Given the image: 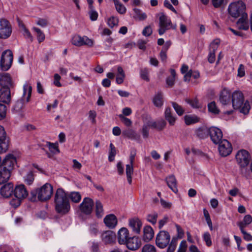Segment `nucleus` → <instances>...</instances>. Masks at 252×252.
I'll list each match as a JSON object with an SVG mask.
<instances>
[{
    "label": "nucleus",
    "mask_w": 252,
    "mask_h": 252,
    "mask_svg": "<svg viewBox=\"0 0 252 252\" xmlns=\"http://www.w3.org/2000/svg\"><path fill=\"white\" fill-rule=\"evenodd\" d=\"M246 5L242 0L231 3L228 6V10L230 15L234 18H241L237 24L239 29L247 30L249 26L248 23V14L245 12Z\"/></svg>",
    "instance_id": "nucleus-1"
},
{
    "label": "nucleus",
    "mask_w": 252,
    "mask_h": 252,
    "mask_svg": "<svg viewBox=\"0 0 252 252\" xmlns=\"http://www.w3.org/2000/svg\"><path fill=\"white\" fill-rule=\"evenodd\" d=\"M55 209L57 213L64 215L68 213L70 206L68 197L63 189H58L55 195Z\"/></svg>",
    "instance_id": "nucleus-2"
},
{
    "label": "nucleus",
    "mask_w": 252,
    "mask_h": 252,
    "mask_svg": "<svg viewBox=\"0 0 252 252\" xmlns=\"http://www.w3.org/2000/svg\"><path fill=\"white\" fill-rule=\"evenodd\" d=\"M244 97L243 93L238 91H234L231 94V103L235 109H240L241 113L248 114L251 107L248 101L244 103Z\"/></svg>",
    "instance_id": "nucleus-3"
},
{
    "label": "nucleus",
    "mask_w": 252,
    "mask_h": 252,
    "mask_svg": "<svg viewBox=\"0 0 252 252\" xmlns=\"http://www.w3.org/2000/svg\"><path fill=\"white\" fill-rule=\"evenodd\" d=\"M53 193V188L48 183H46L40 188L36 189L31 191L33 197L37 196L39 200L41 201L49 199Z\"/></svg>",
    "instance_id": "nucleus-4"
},
{
    "label": "nucleus",
    "mask_w": 252,
    "mask_h": 252,
    "mask_svg": "<svg viewBox=\"0 0 252 252\" xmlns=\"http://www.w3.org/2000/svg\"><path fill=\"white\" fill-rule=\"evenodd\" d=\"M13 193L16 198L10 201V203L11 206L16 208L20 205L21 200L28 196V192L25 186L20 185L15 187Z\"/></svg>",
    "instance_id": "nucleus-5"
},
{
    "label": "nucleus",
    "mask_w": 252,
    "mask_h": 252,
    "mask_svg": "<svg viewBox=\"0 0 252 252\" xmlns=\"http://www.w3.org/2000/svg\"><path fill=\"white\" fill-rule=\"evenodd\" d=\"M13 54L11 50H6L2 53L0 60V69L3 71L8 70L13 62Z\"/></svg>",
    "instance_id": "nucleus-6"
},
{
    "label": "nucleus",
    "mask_w": 252,
    "mask_h": 252,
    "mask_svg": "<svg viewBox=\"0 0 252 252\" xmlns=\"http://www.w3.org/2000/svg\"><path fill=\"white\" fill-rule=\"evenodd\" d=\"M32 87L31 86L28 85V84H25L24 85L22 100H18L16 102L13 108L14 110L16 111H20L23 106L22 101H25L26 102H28L30 101L32 94Z\"/></svg>",
    "instance_id": "nucleus-7"
},
{
    "label": "nucleus",
    "mask_w": 252,
    "mask_h": 252,
    "mask_svg": "<svg viewBox=\"0 0 252 252\" xmlns=\"http://www.w3.org/2000/svg\"><path fill=\"white\" fill-rule=\"evenodd\" d=\"M170 235L165 230H161L156 236V244L160 249L166 248L169 244Z\"/></svg>",
    "instance_id": "nucleus-8"
},
{
    "label": "nucleus",
    "mask_w": 252,
    "mask_h": 252,
    "mask_svg": "<svg viewBox=\"0 0 252 252\" xmlns=\"http://www.w3.org/2000/svg\"><path fill=\"white\" fill-rule=\"evenodd\" d=\"M12 30L9 22L4 19L0 20V38L6 39L10 36Z\"/></svg>",
    "instance_id": "nucleus-9"
},
{
    "label": "nucleus",
    "mask_w": 252,
    "mask_h": 252,
    "mask_svg": "<svg viewBox=\"0 0 252 252\" xmlns=\"http://www.w3.org/2000/svg\"><path fill=\"white\" fill-rule=\"evenodd\" d=\"M236 159L238 163L242 167L247 166L250 162V155L245 150L239 151L236 155Z\"/></svg>",
    "instance_id": "nucleus-10"
},
{
    "label": "nucleus",
    "mask_w": 252,
    "mask_h": 252,
    "mask_svg": "<svg viewBox=\"0 0 252 252\" xmlns=\"http://www.w3.org/2000/svg\"><path fill=\"white\" fill-rule=\"evenodd\" d=\"M171 26V20L164 14H161L159 18V27L158 33L160 35L164 34L165 32L170 29Z\"/></svg>",
    "instance_id": "nucleus-11"
},
{
    "label": "nucleus",
    "mask_w": 252,
    "mask_h": 252,
    "mask_svg": "<svg viewBox=\"0 0 252 252\" xmlns=\"http://www.w3.org/2000/svg\"><path fill=\"white\" fill-rule=\"evenodd\" d=\"M209 135L210 138L215 144H218L223 139L222 132L219 128L215 126H211L210 127V131Z\"/></svg>",
    "instance_id": "nucleus-12"
},
{
    "label": "nucleus",
    "mask_w": 252,
    "mask_h": 252,
    "mask_svg": "<svg viewBox=\"0 0 252 252\" xmlns=\"http://www.w3.org/2000/svg\"><path fill=\"white\" fill-rule=\"evenodd\" d=\"M93 206V200L90 198L85 197L80 204L79 208L81 212L83 214L90 215L92 212Z\"/></svg>",
    "instance_id": "nucleus-13"
},
{
    "label": "nucleus",
    "mask_w": 252,
    "mask_h": 252,
    "mask_svg": "<svg viewBox=\"0 0 252 252\" xmlns=\"http://www.w3.org/2000/svg\"><path fill=\"white\" fill-rule=\"evenodd\" d=\"M0 86L1 88L12 89L14 87L13 82L9 73H0Z\"/></svg>",
    "instance_id": "nucleus-14"
},
{
    "label": "nucleus",
    "mask_w": 252,
    "mask_h": 252,
    "mask_svg": "<svg viewBox=\"0 0 252 252\" xmlns=\"http://www.w3.org/2000/svg\"><path fill=\"white\" fill-rule=\"evenodd\" d=\"M218 144H219V151L221 156L226 157L231 154L232 148L230 143L227 140L223 139Z\"/></svg>",
    "instance_id": "nucleus-15"
},
{
    "label": "nucleus",
    "mask_w": 252,
    "mask_h": 252,
    "mask_svg": "<svg viewBox=\"0 0 252 252\" xmlns=\"http://www.w3.org/2000/svg\"><path fill=\"white\" fill-rule=\"evenodd\" d=\"M72 43L77 46H81L84 45L92 46L93 45V41L87 36H84L81 37L77 35L73 37Z\"/></svg>",
    "instance_id": "nucleus-16"
},
{
    "label": "nucleus",
    "mask_w": 252,
    "mask_h": 252,
    "mask_svg": "<svg viewBox=\"0 0 252 252\" xmlns=\"http://www.w3.org/2000/svg\"><path fill=\"white\" fill-rule=\"evenodd\" d=\"M220 43L219 39L214 40L210 45L209 53L208 57V61L211 63H214L215 61V52L217 50Z\"/></svg>",
    "instance_id": "nucleus-17"
},
{
    "label": "nucleus",
    "mask_w": 252,
    "mask_h": 252,
    "mask_svg": "<svg viewBox=\"0 0 252 252\" xmlns=\"http://www.w3.org/2000/svg\"><path fill=\"white\" fill-rule=\"evenodd\" d=\"M16 163V158L13 155L8 154L4 158L0 166L5 167V169L9 170V171L11 172Z\"/></svg>",
    "instance_id": "nucleus-18"
},
{
    "label": "nucleus",
    "mask_w": 252,
    "mask_h": 252,
    "mask_svg": "<svg viewBox=\"0 0 252 252\" xmlns=\"http://www.w3.org/2000/svg\"><path fill=\"white\" fill-rule=\"evenodd\" d=\"M11 89L0 88V102L6 104H10L11 102Z\"/></svg>",
    "instance_id": "nucleus-19"
},
{
    "label": "nucleus",
    "mask_w": 252,
    "mask_h": 252,
    "mask_svg": "<svg viewBox=\"0 0 252 252\" xmlns=\"http://www.w3.org/2000/svg\"><path fill=\"white\" fill-rule=\"evenodd\" d=\"M125 244L128 249L134 251L138 249L140 247L141 245V242L138 239V237L133 236L132 237H129L126 241V243Z\"/></svg>",
    "instance_id": "nucleus-20"
},
{
    "label": "nucleus",
    "mask_w": 252,
    "mask_h": 252,
    "mask_svg": "<svg viewBox=\"0 0 252 252\" xmlns=\"http://www.w3.org/2000/svg\"><path fill=\"white\" fill-rule=\"evenodd\" d=\"M128 230L125 227L121 228L118 233V241L120 245H124L129 238Z\"/></svg>",
    "instance_id": "nucleus-21"
},
{
    "label": "nucleus",
    "mask_w": 252,
    "mask_h": 252,
    "mask_svg": "<svg viewBox=\"0 0 252 252\" xmlns=\"http://www.w3.org/2000/svg\"><path fill=\"white\" fill-rule=\"evenodd\" d=\"M129 225L134 233L136 234L140 233L142 223L138 218H135L130 219L129 220Z\"/></svg>",
    "instance_id": "nucleus-22"
},
{
    "label": "nucleus",
    "mask_w": 252,
    "mask_h": 252,
    "mask_svg": "<svg viewBox=\"0 0 252 252\" xmlns=\"http://www.w3.org/2000/svg\"><path fill=\"white\" fill-rule=\"evenodd\" d=\"M231 94L230 92L226 90L223 89L220 95V101L222 105H227L230 103Z\"/></svg>",
    "instance_id": "nucleus-23"
},
{
    "label": "nucleus",
    "mask_w": 252,
    "mask_h": 252,
    "mask_svg": "<svg viewBox=\"0 0 252 252\" xmlns=\"http://www.w3.org/2000/svg\"><path fill=\"white\" fill-rule=\"evenodd\" d=\"M13 185L11 183H8L3 185L0 189V193L4 197H9L13 192Z\"/></svg>",
    "instance_id": "nucleus-24"
},
{
    "label": "nucleus",
    "mask_w": 252,
    "mask_h": 252,
    "mask_svg": "<svg viewBox=\"0 0 252 252\" xmlns=\"http://www.w3.org/2000/svg\"><path fill=\"white\" fill-rule=\"evenodd\" d=\"M101 237L102 242L105 244H109L114 242L115 234L113 231L108 230L102 233Z\"/></svg>",
    "instance_id": "nucleus-25"
},
{
    "label": "nucleus",
    "mask_w": 252,
    "mask_h": 252,
    "mask_svg": "<svg viewBox=\"0 0 252 252\" xmlns=\"http://www.w3.org/2000/svg\"><path fill=\"white\" fill-rule=\"evenodd\" d=\"M117 219L113 214L107 215L104 219L105 225L110 228H114L117 224Z\"/></svg>",
    "instance_id": "nucleus-26"
},
{
    "label": "nucleus",
    "mask_w": 252,
    "mask_h": 252,
    "mask_svg": "<svg viewBox=\"0 0 252 252\" xmlns=\"http://www.w3.org/2000/svg\"><path fill=\"white\" fill-rule=\"evenodd\" d=\"M122 134L125 137L137 142H140V135L132 129H127L123 130Z\"/></svg>",
    "instance_id": "nucleus-27"
},
{
    "label": "nucleus",
    "mask_w": 252,
    "mask_h": 252,
    "mask_svg": "<svg viewBox=\"0 0 252 252\" xmlns=\"http://www.w3.org/2000/svg\"><path fill=\"white\" fill-rule=\"evenodd\" d=\"M11 172L5 167L0 166V185L6 182L9 179Z\"/></svg>",
    "instance_id": "nucleus-28"
},
{
    "label": "nucleus",
    "mask_w": 252,
    "mask_h": 252,
    "mask_svg": "<svg viewBox=\"0 0 252 252\" xmlns=\"http://www.w3.org/2000/svg\"><path fill=\"white\" fill-rule=\"evenodd\" d=\"M154 232L153 228L150 225H147L144 227L143 229V239L145 242H149L154 237Z\"/></svg>",
    "instance_id": "nucleus-29"
},
{
    "label": "nucleus",
    "mask_w": 252,
    "mask_h": 252,
    "mask_svg": "<svg viewBox=\"0 0 252 252\" xmlns=\"http://www.w3.org/2000/svg\"><path fill=\"white\" fill-rule=\"evenodd\" d=\"M164 117L170 126L175 125L177 117L173 114L170 108H166L164 112Z\"/></svg>",
    "instance_id": "nucleus-30"
},
{
    "label": "nucleus",
    "mask_w": 252,
    "mask_h": 252,
    "mask_svg": "<svg viewBox=\"0 0 252 252\" xmlns=\"http://www.w3.org/2000/svg\"><path fill=\"white\" fill-rule=\"evenodd\" d=\"M210 127L208 128L205 126L199 127L195 131V134L200 139H204L208 137L209 134Z\"/></svg>",
    "instance_id": "nucleus-31"
},
{
    "label": "nucleus",
    "mask_w": 252,
    "mask_h": 252,
    "mask_svg": "<svg viewBox=\"0 0 252 252\" xmlns=\"http://www.w3.org/2000/svg\"><path fill=\"white\" fill-rule=\"evenodd\" d=\"M153 102L154 105L157 107H160L163 105V93L161 92H158L155 94L153 99Z\"/></svg>",
    "instance_id": "nucleus-32"
},
{
    "label": "nucleus",
    "mask_w": 252,
    "mask_h": 252,
    "mask_svg": "<svg viewBox=\"0 0 252 252\" xmlns=\"http://www.w3.org/2000/svg\"><path fill=\"white\" fill-rule=\"evenodd\" d=\"M166 180L169 188H170L173 192H177V183L175 177L173 175L169 176L166 178Z\"/></svg>",
    "instance_id": "nucleus-33"
},
{
    "label": "nucleus",
    "mask_w": 252,
    "mask_h": 252,
    "mask_svg": "<svg viewBox=\"0 0 252 252\" xmlns=\"http://www.w3.org/2000/svg\"><path fill=\"white\" fill-rule=\"evenodd\" d=\"M126 172L127 182L129 184L132 183V175L133 173V164L131 163L126 165Z\"/></svg>",
    "instance_id": "nucleus-34"
},
{
    "label": "nucleus",
    "mask_w": 252,
    "mask_h": 252,
    "mask_svg": "<svg viewBox=\"0 0 252 252\" xmlns=\"http://www.w3.org/2000/svg\"><path fill=\"white\" fill-rule=\"evenodd\" d=\"M184 119L187 125H190L199 121V118L196 116L186 115Z\"/></svg>",
    "instance_id": "nucleus-35"
},
{
    "label": "nucleus",
    "mask_w": 252,
    "mask_h": 252,
    "mask_svg": "<svg viewBox=\"0 0 252 252\" xmlns=\"http://www.w3.org/2000/svg\"><path fill=\"white\" fill-rule=\"evenodd\" d=\"M116 10L119 12L120 14H125L126 12V7L121 3L119 0H113Z\"/></svg>",
    "instance_id": "nucleus-36"
},
{
    "label": "nucleus",
    "mask_w": 252,
    "mask_h": 252,
    "mask_svg": "<svg viewBox=\"0 0 252 252\" xmlns=\"http://www.w3.org/2000/svg\"><path fill=\"white\" fill-rule=\"evenodd\" d=\"M178 238L173 237L171 241L168 244V247L167 249V252H174L177 245Z\"/></svg>",
    "instance_id": "nucleus-37"
},
{
    "label": "nucleus",
    "mask_w": 252,
    "mask_h": 252,
    "mask_svg": "<svg viewBox=\"0 0 252 252\" xmlns=\"http://www.w3.org/2000/svg\"><path fill=\"white\" fill-rule=\"evenodd\" d=\"M95 213L98 218H101L103 214V206L99 201H96L95 203Z\"/></svg>",
    "instance_id": "nucleus-38"
},
{
    "label": "nucleus",
    "mask_w": 252,
    "mask_h": 252,
    "mask_svg": "<svg viewBox=\"0 0 252 252\" xmlns=\"http://www.w3.org/2000/svg\"><path fill=\"white\" fill-rule=\"evenodd\" d=\"M69 197L70 200L74 203L79 202L81 199V196L78 192H71L69 194Z\"/></svg>",
    "instance_id": "nucleus-39"
},
{
    "label": "nucleus",
    "mask_w": 252,
    "mask_h": 252,
    "mask_svg": "<svg viewBox=\"0 0 252 252\" xmlns=\"http://www.w3.org/2000/svg\"><path fill=\"white\" fill-rule=\"evenodd\" d=\"M208 110L214 114H218L220 113V110L217 108L216 104L214 101H212L209 103L208 105Z\"/></svg>",
    "instance_id": "nucleus-40"
},
{
    "label": "nucleus",
    "mask_w": 252,
    "mask_h": 252,
    "mask_svg": "<svg viewBox=\"0 0 252 252\" xmlns=\"http://www.w3.org/2000/svg\"><path fill=\"white\" fill-rule=\"evenodd\" d=\"M172 105L179 116H182L184 114L185 110L181 106L175 102H172Z\"/></svg>",
    "instance_id": "nucleus-41"
},
{
    "label": "nucleus",
    "mask_w": 252,
    "mask_h": 252,
    "mask_svg": "<svg viewBox=\"0 0 252 252\" xmlns=\"http://www.w3.org/2000/svg\"><path fill=\"white\" fill-rule=\"evenodd\" d=\"M110 149L108 160L109 161H113L114 160L115 156L116 154V151L114 145L112 143L110 144Z\"/></svg>",
    "instance_id": "nucleus-42"
},
{
    "label": "nucleus",
    "mask_w": 252,
    "mask_h": 252,
    "mask_svg": "<svg viewBox=\"0 0 252 252\" xmlns=\"http://www.w3.org/2000/svg\"><path fill=\"white\" fill-rule=\"evenodd\" d=\"M47 146L49 148L51 152L54 154L59 152L58 149V144L57 143H52L50 142H47L46 143Z\"/></svg>",
    "instance_id": "nucleus-43"
},
{
    "label": "nucleus",
    "mask_w": 252,
    "mask_h": 252,
    "mask_svg": "<svg viewBox=\"0 0 252 252\" xmlns=\"http://www.w3.org/2000/svg\"><path fill=\"white\" fill-rule=\"evenodd\" d=\"M24 180L27 184L29 185L32 184L34 181V175L33 172L32 171L28 172L26 176L24 177Z\"/></svg>",
    "instance_id": "nucleus-44"
},
{
    "label": "nucleus",
    "mask_w": 252,
    "mask_h": 252,
    "mask_svg": "<svg viewBox=\"0 0 252 252\" xmlns=\"http://www.w3.org/2000/svg\"><path fill=\"white\" fill-rule=\"evenodd\" d=\"M158 217V213L154 212L147 215V220L152 224H155L157 222Z\"/></svg>",
    "instance_id": "nucleus-45"
},
{
    "label": "nucleus",
    "mask_w": 252,
    "mask_h": 252,
    "mask_svg": "<svg viewBox=\"0 0 252 252\" xmlns=\"http://www.w3.org/2000/svg\"><path fill=\"white\" fill-rule=\"evenodd\" d=\"M33 30L37 33V38L39 43L43 41L45 39V35L40 29L34 27Z\"/></svg>",
    "instance_id": "nucleus-46"
},
{
    "label": "nucleus",
    "mask_w": 252,
    "mask_h": 252,
    "mask_svg": "<svg viewBox=\"0 0 252 252\" xmlns=\"http://www.w3.org/2000/svg\"><path fill=\"white\" fill-rule=\"evenodd\" d=\"M141 252H157V250L154 245L146 244L142 248Z\"/></svg>",
    "instance_id": "nucleus-47"
},
{
    "label": "nucleus",
    "mask_w": 252,
    "mask_h": 252,
    "mask_svg": "<svg viewBox=\"0 0 252 252\" xmlns=\"http://www.w3.org/2000/svg\"><path fill=\"white\" fill-rule=\"evenodd\" d=\"M149 71L148 69L147 68H142L140 70V75L141 78L146 81H149Z\"/></svg>",
    "instance_id": "nucleus-48"
},
{
    "label": "nucleus",
    "mask_w": 252,
    "mask_h": 252,
    "mask_svg": "<svg viewBox=\"0 0 252 252\" xmlns=\"http://www.w3.org/2000/svg\"><path fill=\"white\" fill-rule=\"evenodd\" d=\"M186 101L193 108H198L200 107V104L196 98L193 99H186Z\"/></svg>",
    "instance_id": "nucleus-49"
},
{
    "label": "nucleus",
    "mask_w": 252,
    "mask_h": 252,
    "mask_svg": "<svg viewBox=\"0 0 252 252\" xmlns=\"http://www.w3.org/2000/svg\"><path fill=\"white\" fill-rule=\"evenodd\" d=\"M119 20L114 16H111L107 21V24L110 28H113L114 26L118 25Z\"/></svg>",
    "instance_id": "nucleus-50"
},
{
    "label": "nucleus",
    "mask_w": 252,
    "mask_h": 252,
    "mask_svg": "<svg viewBox=\"0 0 252 252\" xmlns=\"http://www.w3.org/2000/svg\"><path fill=\"white\" fill-rule=\"evenodd\" d=\"M134 11L136 16L140 20H144L146 19L147 15L145 13L142 12L140 9L138 8H134Z\"/></svg>",
    "instance_id": "nucleus-51"
},
{
    "label": "nucleus",
    "mask_w": 252,
    "mask_h": 252,
    "mask_svg": "<svg viewBox=\"0 0 252 252\" xmlns=\"http://www.w3.org/2000/svg\"><path fill=\"white\" fill-rule=\"evenodd\" d=\"M203 239L208 247H210L212 245V243L211 239V235L208 232H206L204 233L203 235Z\"/></svg>",
    "instance_id": "nucleus-52"
},
{
    "label": "nucleus",
    "mask_w": 252,
    "mask_h": 252,
    "mask_svg": "<svg viewBox=\"0 0 252 252\" xmlns=\"http://www.w3.org/2000/svg\"><path fill=\"white\" fill-rule=\"evenodd\" d=\"M149 127L146 123L143 125L141 129V133L144 138H147L149 136Z\"/></svg>",
    "instance_id": "nucleus-53"
},
{
    "label": "nucleus",
    "mask_w": 252,
    "mask_h": 252,
    "mask_svg": "<svg viewBox=\"0 0 252 252\" xmlns=\"http://www.w3.org/2000/svg\"><path fill=\"white\" fill-rule=\"evenodd\" d=\"M6 107L4 104L0 103V120L3 119L6 117Z\"/></svg>",
    "instance_id": "nucleus-54"
},
{
    "label": "nucleus",
    "mask_w": 252,
    "mask_h": 252,
    "mask_svg": "<svg viewBox=\"0 0 252 252\" xmlns=\"http://www.w3.org/2000/svg\"><path fill=\"white\" fill-rule=\"evenodd\" d=\"M0 142H7L8 140L6 139V132L3 126H0Z\"/></svg>",
    "instance_id": "nucleus-55"
},
{
    "label": "nucleus",
    "mask_w": 252,
    "mask_h": 252,
    "mask_svg": "<svg viewBox=\"0 0 252 252\" xmlns=\"http://www.w3.org/2000/svg\"><path fill=\"white\" fill-rule=\"evenodd\" d=\"M119 117L120 118L121 121L127 126H129L132 124L131 121L127 118L125 117L123 115H119Z\"/></svg>",
    "instance_id": "nucleus-56"
},
{
    "label": "nucleus",
    "mask_w": 252,
    "mask_h": 252,
    "mask_svg": "<svg viewBox=\"0 0 252 252\" xmlns=\"http://www.w3.org/2000/svg\"><path fill=\"white\" fill-rule=\"evenodd\" d=\"M91 10L89 11V14L90 19L92 21H96L98 17L97 12L94 10V9H90Z\"/></svg>",
    "instance_id": "nucleus-57"
},
{
    "label": "nucleus",
    "mask_w": 252,
    "mask_h": 252,
    "mask_svg": "<svg viewBox=\"0 0 252 252\" xmlns=\"http://www.w3.org/2000/svg\"><path fill=\"white\" fill-rule=\"evenodd\" d=\"M187 248V242L186 241H182L179 246L177 252H186Z\"/></svg>",
    "instance_id": "nucleus-58"
},
{
    "label": "nucleus",
    "mask_w": 252,
    "mask_h": 252,
    "mask_svg": "<svg viewBox=\"0 0 252 252\" xmlns=\"http://www.w3.org/2000/svg\"><path fill=\"white\" fill-rule=\"evenodd\" d=\"M153 31L150 26H146L142 32V34L145 36H149L152 34Z\"/></svg>",
    "instance_id": "nucleus-59"
},
{
    "label": "nucleus",
    "mask_w": 252,
    "mask_h": 252,
    "mask_svg": "<svg viewBox=\"0 0 252 252\" xmlns=\"http://www.w3.org/2000/svg\"><path fill=\"white\" fill-rule=\"evenodd\" d=\"M166 123L163 120L157 121V128L158 130H162L166 126Z\"/></svg>",
    "instance_id": "nucleus-60"
},
{
    "label": "nucleus",
    "mask_w": 252,
    "mask_h": 252,
    "mask_svg": "<svg viewBox=\"0 0 252 252\" xmlns=\"http://www.w3.org/2000/svg\"><path fill=\"white\" fill-rule=\"evenodd\" d=\"M164 6L171 10L172 11L174 12L175 13H177V11L174 8V7L172 5L168 0H165L163 2Z\"/></svg>",
    "instance_id": "nucleus-61"
},
{
    "label": "nucleus",
    "mask_w": 252,
    "mask_h": 252,
    "mask_svg": "<svg viewBox=\"0 0 252 252\" xmlns=\"http://www.w3.org/2000/svg\"><path fill=\"white\" fill-rule=\"evenodd\" d=\"M8 142H0V153L5 152L8 149Z\"/></svg>",
    "instance_id": "nucleus-62"
},
{
    "label": "nucleus",
    "mask_w": 252,
    "mask_h": 252,
    "mask_svg": "<svg viewBox=\"0 0 252 252\" xmlns=\"http://www.w3.org/2000/svg\"><path fill=\"white\" fill-rule=\"evenodd\" d=\"M89 118L92 121V123L93 124H95L96 122V112L94 111L91 110L89 111Z\"/></svg>",
    "instance_id": "nucleus-63"
},
{
    "label": "nucleus",
    "mask_w": 252,
    "mask_h": 252,
    "mask_svg": "<svg viewBox=\"0 0 252 252\" xmlns=\"http://www.w3.org/2000/svg\"><path fill=\"white\" fill-rule=\"evenodd\" d=\"M91 250L92 252H100L99 244L97 242H93Z\"/></svg>",
    "instance_id": "nucleus-64"
}]
</instances>
